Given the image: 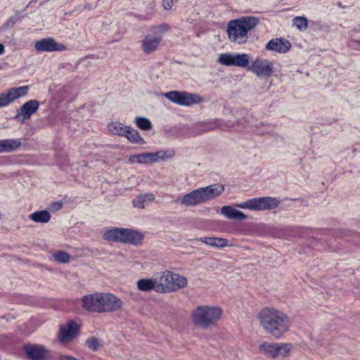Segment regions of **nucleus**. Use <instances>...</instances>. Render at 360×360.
<instances>
[{"mask_svg": "<svg viewBox=\"0 0 360 360\" xmlns=\"http://www.w3.org/2000/svg\"><path fill=\"white\" fill-rule=\"evenodd\" d=\"M259 319L266 332L276 338L281 337L290 327L287 316L276 309H263L259 314Z\"/></svg>", "mask_w": 360, "mask_h": 360, "instance_id": "nucleus-1", "label": "nucleus"}, {"mask_svg": "<svg viewBox=\"0 0 360 360\" xmlns=\"http://www.w3.org/2000/svg\"><path fill=\"white\" fill-rule=\"evenodd\" d=\"M224 190V187L222 184H214L193 190L182 197L179 198L177 201L185 206L193 207L205 203L219 196Z\"/></svg>", "mask_w": 360, "mask_h": 360, "instance_id": "nucleus-2", "label": "nucleus"}, {"mask_svg": "<svg viewBox=\"0 0 360 360\" xmlns=\"http://www.w3.org/2000/svg\"><path fill=\"white\" fill-rule=\"evenodd\" d=\"M258 22V18L253 16L243 17L230 21L227 26L229 39L238 44L245 43L248 39V32L254 29Z\"/></svg>", "mask_w": 360, "mask_h": 360, "instance_id": "nucleus-3", "label": "nucleus"}, {"mask_svg": "<svg viewBox=\"0 0 360 360\" xmlns=\"http://www.w3.org/2000/svg\"><path fill=\"white\" fill-rule=\"evenodd\" d=\"M222 313L217 307L200 306L193 311L191 320L195 326L207 328L220 319Z\"/></svg>", "mask_w": 360, "mask_h": 360, "instance_id": "nucleus-4", "label": "nucleus"}, {"mask_svg": "<svg viewBox=\"0 0 360 360\" xmlns=\"http://www.w3.org/2000/svg\"><path fill=\"white\" fill-rule=\"evenodd\" d=\"M82 301L84 309L91 311L101 312L110 309L112 295L110 293L96 292L84 296Z\"/></svg>", "mask_w": 360, "mask_h": 360, "instance_id": "nucleus-5", "label": "nucleus"}, {"mask_svg": "<svg viewBox=\"0 0 360 360\" xmlns=\"http://www.w3.org/2000/svg\"><path fill=\"white\" fill-rule=\"evenodd\" d=\"M170 27L167 24H161L150 29L153 34H148L141 41V48L146 54L155 52L162 41V34L168 32Z\"/></svg>", "mask_w": 360, "mask_h": 360, "instance_id": "nucleus-6", "label": "nucleus"}, {"mask_svg": "<svg viewBox=\"0 0 360 360\" xmlns=\"http://www.w3.org/2000/svg\"><path fill=\"white\" fill-rule=\"evenodd\" d=\"M165 97L174 103L185 106L198 104L202 101L199 95L187 91H171L165 93Z\"/></svg>", "mask_w": 360, "mask_h": 360, "instance_id": "nucleus-7", "label": "nucleus"}, {"mask_svg": "<svg viewBox=\"0 0 360 360\" xmlns=\"http://www.w3.org/2000/svg\"><path fill=\"white\" fill-rule=\"evenodd\" d=\"M250 57L248 53H221L219 55L217 62L226 66H236L239 68H248L250 64Z\"/></svg>", "mask_w": 360, "mask_h": 360, "instance_id": "nucleus-8", "label": "nucleus"}, {"mask_svg": "<svg viewBox=\"0 0 360 360\" xmlns=\"http://www.w3.org/2000/svg\"><path fill=\"white\" fill-rule=\"evenodd\" d=\"M248 70L257 77H269L274 72V63L268 59L257 57L249 64Z\"/></svg>", "mask_w": 360, "mask_h": 360, "instance_id": "nucleus-9", "label": "nucleus"}, {"mask_svg": "<svg viewBox=\"0 0 360 360\" xmlns=\"http://www.w3.org/2000/svg\"><path fill=\"white\" fill-rule=\"evenodd\" d=\"M229 128V125H228L224 121L217 119H213L194 124L191 127V134L194 136H196L217 129L226 130Z\"/></svg>", "mask_w": 360, "mask_h": 360, "instance_id": "nucleus-10", "label": "nucleus"}, {"mask_svg": "<svg viewBox=\"0 0 360 360\" xmlns=\"http://www.w3.org/2000/svg\"><path fill=\"white\" fill-rule=\"evenodd\" d=\"M143 239V235L137 231L129 229L114 228V240L133 245L140 244Z\"/></svg>", "mask_w": 360, "mask_h": 360, "instance_id": "nucleus-11", "label": "nucleus"}, {"mask_svg": "<svg viewBox=\"0 0 360 360\" xmlns=\"http://www.w3.org/2000/svg\"><path fill=\"white\" fill-rule=\"evenodd\" d=\"M167 157L165 150H159L155 153H143L131 155L128 159V162L130 164L146 165L164 160Z\"/></svg>", "mask_w": 360, "mask_h": 360, "instance_id": "nucleus-12", "label": "nucleus"}, {"mask_svg": "<svg viewBox=\"0 0 360 360\" xmlns=\"http://www.w3.org/2000/svg\"><path fill=\"white\" fill-rule=\"evenodd\" d=\"M28 89L27 86H22L10 89L8 91L0 94V108L8 105L18 98L25 96Z\"/></svg>", "mask_w": 360, "mask_h": 360, "instance_id": "nucleus-13", "label": "nucleus"}, {"mask_svg": "<svg viewBox=\"0 0 360 360\" xmlns=\"http://www.w3.org/2000/svg\"><path fill=\"white\" fill-rule=\"evenodd\" d=\"M34 48L37 52H53L66 50V46L64 44L57 43L51 37L37 41L34 44Z\"/></svg>", "mask_w": 360, "mask_h": 360, "instance_id": "nucleus-14", "label": "nucleus"}, {"mask_svg": "<svg viewBox=\"0 0 360 360\" xmlns=\"http://www.w3.org/2000/svg\"><path fill=\"white\" fill-rule=\"evenodd\" d=\"M39 106V103L37 100L28 101L17 110L15 119L20 122H24L37 112Z\"/></svg>", "mask_w": 360, "mask_h": 360, "instance_id": "nucleus-15", "label": "nucleus"}, {"mask_svg": "<svg viewBox=\"0 0 360 360\" xmlns=\"http://www.w3.org/2000/svg\"><path fill=\"white\" fill-rule=\"evenodd\" d=\"M79 330V326L73 322L69 321L65 325H63L60 329L59 339L61 342L67 343L73 340Z\"/></svg>", "mask_w": 360, "mask_h": 360, "instance_id": "nucleus-16", "label": "nucleus"}, {"mask_svg": "<svg viewBox=\"0 0 360 360\" xmlns=\"http://www.w3.org/2000/svg\"><path fill=\"white\" fill-rule=\"evenodd\" d=\"M157 292L165 293L172 292L170 283V271H162L155 276Z\"/></svg>", "mask_w": 360, "mask_h": 360, "instance_id": "nucleus-17", "label": "nucleus"}, {"mask_svg": "<svg viewBox=\"0 0 360 360\" xmlns=\"http://www.w3.org/2000/svg\"><path fill=\"white\" fill-rule=\"evenodd\" d=\"M266 49L273 51L279 53H285L290 48L291 44L289 41L284 38H275L271 39L265 46Z\"/></svg>", "mask_w": 360, "mask_h": 360, "instance_id": "nucleus-18", "label": "nucleus"}, {"mask_svg": "<svg viewBox=\"0 0 360 360\" xmlns=\"http://www.w3.org/2000/svg\"><path fill=\"white\" fill-rule=\"evenodd\" d=\"M27 356L32 360H46L50 356L49 351L39 345H30L25 347Z\"/></svg>", "mask_w": 360, "mask_h": 360, "instance_id": "nucleus-19", "label": "nucleus"}, {"mask_svg": "<svg viewBox=\"0 0 360 360\" xmlns=\"http://www.w3.org/2000/svg\"><path fill=\"white\" fill-rule=\"evenodd\" d=\"M221 214L226 218L235 220H245L247 216L232 206L225 205L221 208Z\"/></svg>", "mask_w": 360, "mask_h": 360, "instance_id": "nucleus-20", "label": "nucleus"}, {"mask_svg": "<svg viewBox=\"0 0 360 360\" xmlns=\"http://www.w3.org/2000/svg\"><path fill=\"white\" fill-rule=\"evenodd\" d=\"M187 282V279L184 276L170 271V283L172 292L186 287Z\"/></svg>", "mask_w": 360, "mask_h": 360, "instance_id": "nucleus-21", "label": "nucleus"}, {"mask_svg": "<svg viewBox=\"0 0 360 360\" xmlns=\"http://www.w3.org/2000/svg\"><path fill=\"white\" fill-rule=\"evenodd\" d=\"M199 240L207 245L216 248H224L228 245V240L224 238L202 237Z\"/></svg>", "mask_w": 360, "mask_h": 360, "instance_id": "nucleus-22", "label": "nucleus"}, {"mask_svg": "<svg viewBox=\"0 0 360 360\" xmlns=\"http://www.w3.org/2000/svg\"><path fill=\"white\" fill-rule=\"evenodd\" d=\"M155 276L150 278H141L136 282L137 288L141 291L148 292L154 290L157 292Z\"/></svg>", "mask_w": 360, "mask_h": 360, "instance_id": "nucleus-23", "label": "nucleus"}, {"mask_svg": "<svg viewBox=\"0 0 360 360\" xmlns=\"http://www.w3.org/2000/svg\"><path fill=\"white\" fill-rule=\"evenodd\" d=\"M21 144L19 139H3L1 140L2 153L15 151Z\"/></svg>", "mask_w": 360, "mask_h": 360, "instance_id": "nucleus-24", "label": "nucleus"}, {"mask_svg": "<svg viewBox=\"0 0 360 360\" xmlns=\"http://www.w3.org/2000/svg\"><path fill=\"white\" fill-rule=\"evenodd\" d=\"M237 207L261 211V198H255L236 205Z\"/></svg>", "mask_w": 360, "mask_h": 360, "instance_id": "nucleus-25", "label": "nucleus"}, {"mask_svg": "<svg viewBox=\"0 0 360 360\" xmlns=\"http://www.w3.org/2000/svg\"><path fill=\"white\" fill-rule=\"evenodd\" d=\"M280 201L272 197H261V211L270 210L276 208Z\"/></svg>", "mask_w": 360, "mask_h": 360, "instance_id": "nucleus-26", "label": "nucleus"}, {"mask_svg": "<svg viewBox=\"0 0 360 360\" xmlns=\"http://www.w3.org/2000/svg\"><path fill=\"white\" fill-rule=\"evenodd\" d=\"M155 200V196L152 193H146L140 195L135 198L133 201V205L138 208H144L146 202H153Z\"/></svg>", "mask_w": 360, "mask_h": 360, "instance_id": "nucleus-27", "label": "nucleus"}, {"mask_svg": "<svg viewBox=\"0 0 360 360\" xmlns=\"http://www.w3.org/2000/svg\"><path fill=\"white\" fill-rule=\"evenodd\" d=\"M30 219L37 223H46L50 220L51 215L48 211L41 210L31 214Z\"/></svg>", "mask_w": 360, "mask_h": 360, "instance_id": "nucleus-28", "label": "nucleus"}, {"mask_svg": "<svg viewBox=\"0 0 360 360\" xmlns=\"http://www.w3.org/2000/svg\"><path fill=\"white\" fill-rule=\"evenodd\" d=\"M125 137L127 138V139L131 142L132 143L135 144H144L145 141L141 136H140V134L139 131H137L135 129L129 128Z\"/></svg>", "mask_w": 360, "mask_h": 360, "instance_id": "nucleus-29", "label": "nucleus"}, {"mask_svg": "<svg viewBox=\"0 0 360 360\" xmlns=\"http://www.w3.org/2000/svg\"><path fill=\"white\" fill-rule=\"evenodd\" d=\"M276 347H277V343L264 342L259 345V349L261 352L269 354L275 358L274 353L275 351H276Z\"/></svg>", "mask_w": 360, "mask_h": 360, "instance_id": "nucleus-30", "label": "nucleus"}, {"mask_svg": "<svg viewBox=\"0 0 360 360\" xmlns=\"http://www.w3.org/2000/svg\"><path fill=\"white\" fill-rule=\"evenodd\" d=\"M292 24L300 31H304L308 27V20L305 17L297 16L293 18Z\"/></svg>", "mask_w": 360, "mask_h": 360, "instance_id": "nucleus-31", "label": "nucleus"}, {"mask_svg": "<svg viewBox=\"0 0 360 360\" xmlns=\"http://www.w3.org/2000/svg\"><path fill=\"white\" fill-rule=\"evenodd\" d=\"M135 123L136 126L142 130H149L152 128V124L150 121L143 117H136L135 118Z\"/></svg>", "mask_w": 360, "mask_h": 360, "instance_id": "nucleus-32", "label": "nucleus"}, {"mask_svg": "<svg viewBox=\"0 0 360 360\" xmlns=\"http://www.w3.org/2000/svg\"><path fill=\"white\" fill-rule=\"evenodd\" d=\"M276 347V351H275V353H274L275 357H277L279 356H285L288 354L289 351L290 350V344H283V343L278 344L277 343V347Z\"/></svg>", "mask_w": 360, "mask_h": 360, "instance_id": "nucleus-33", "label": "nucleus"}, {"mask_svg": "<svg viewBox=\"0 0 360 360\" xmlns=\"http://www.w3.org/2000/svg\"><path fill=\"white\" fill-rule=\"evenodd\" d=\"M53 259L59 263H67L70 260V255L64 251H57L52 255Z\"/></svg>", "mask_w": 360, "mask_h": 360, "instance_id": "nucleus-34", "label": "nucleus"}, {"mask_svg": "<svg viewBox=\"0 0 360 360\" xmlns=\"http://www.w3.org/2000/svg\"><path fill=\"white\" fill-rule=\"evenodd\" d=\"M129 128L122 123H115L114 124V134L125 136Z\"/></svg>", "mask_w": 360, "mask_h": 360, "instance_id": "nucleus-35", "label": "nucleus"}, {"mask_svg": "<svg viewBox=\"0 0 360 360\" xmlns=\"http://www.w3.org/2000/svg\"><path fill=\"white\" fill-rule=\"evenodd\" d=\"M86 345L92 350H96L98 347V340L94 338H91L86 340Z\"/></svg>", "mask_w": 360, "mask_h": 360, "instance_id": "nucleus-36", "label": "nucleus"}, {"mask_svg": "<svg viewBox=\"0 0 360 360\" xmlns=\"http://www.w3.org/2000/svg\"><path fill=\"white\" fill-rule=\"evenodd\" d=\"M173 0H163L162 6L165 10H169L173 6Z\"/></svg>", "mask_w": 360, "mask_h": 360, "instance_id": "nucleus-37", "label": "nucleus"}, {"mask_svg": "<svg viewBox=\"0 0 360 360\" xmlns=\"http://www.w3.org/2000/svg\"><path fill=\"white\" fill-rule=\"evenodd\" d=\"M103 238L105 240L111 242L112 241V230H108L103 234Z\"/></svg>", "mask_w": 360, "mask_h": 360, "instance_id": "nucleus-38", "label": "nucleus"}, {"mask_svg": "<svg viewBox=\"0 0 360 360\" xmlns=\"http://www.w3.org/2000/svg\"><path fill=\"white\" fill-rule=\"evenodd\" d=\"M18 20V18L15 16L11 17L6 22V25L8 27H12Z\"/></svg>", "mask_w": 360, "mask_h": 360, "instance_id": "nucleus-39", "label": "nucleus"}, {"mask_svg": "<svg viewBox=\"0 0 360 360\" xmlns=\"http://www.w3.org/2000/svg\"><path fill=\"white\" fill-rule=\"evenodd\" d=\"M351 46H352L354 49L360 51V41L352 40L351 41Z\"/></svg>", "mask_w": 360, "mask_h": 360, "instance_id": "nucleus-40", "label": "nucleus"}, {"mask_svg": "<svg viewBox=\"0 0 360 360\" xmlns=\"http://www.w3.org/2000/svg\"><path fill=\"white\" fill-rule=\"evenodd\" d=\"M122 305V302L114 296V310L119 309Z\"/></svg>", "mask_w": 360, "mask_h": 360, "instance_id": "nucleus-41", "label": "nucleus"}, {"mask_svg": "<svg viewBox=\"0 0 360 360\" xmlns=\"http://www.w3.org/2000/svg\"><path fill=\"white\" fill-rule=\"evenodd\" d=\"M60 360H77V359L72 356L65 355V356H60Z\"/></svg>", "mask_w": 360, "mask_h": 360, "instance_id": "nucleus-42", "label": "nucleus"}, {"mask_svg": "<svg viewBox=\"0 0 360 360\" xmlns=\"http://www.w3.org/2000/svg\"><path fill=\"white\" fill-rule=\"evenodd\" d=\"M5 51V47L4 44H0V55H2Z\"/></svg>", "mask_w": 360, "mask_h": 360, "instance_id": "nucleus-43", "label": "nucleus"}, {"mask_svg": "<svg viewBox=\"0 0 360 360\" xmlns=\"http://www.w3.org/2000/svg\"><path fill=\"white\" fill-rule=\"evenodd\" d=\"M53 206L56 207V209H60L62 207V203L57 202V203L54 204Z\"/></svg>", "mask_w": 360, "mask_h": 360, "instance_id": "nucleus-44", "label": "nucleus"}, {"mask_svg": "<svg viewBox=\"0 0 360 360\" xmlns=\"http://www.w3.org/2000/svg\"><path fill=\"white\" fill-rule=\"evenodd\" d=\"M0 153H2L1 140H0Z\"/></svg>", "mask_w": 360, "mask_h": 360, "instance_id": "nucleus-45", "label": "nucleus"}]
</instances>
